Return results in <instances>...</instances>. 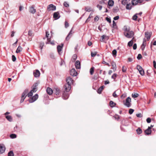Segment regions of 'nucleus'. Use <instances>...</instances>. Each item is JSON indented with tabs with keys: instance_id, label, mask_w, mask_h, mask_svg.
<instances>
[{
	"instance_id": "nucleus-24",
	"label": "nucleus",
	"mask_w": 156,
	"mask_h": 156,
	"mask_svg": "<svg viewBox=\"0 0 156 156\" xmlns=\"http://www.w3.org/2000/svg\"><path fill=\"white\" fill-rule=\"evenodd\" d=\"M105 87L104 86H102L100 87L98 90V93L99 94H100L101 93L103 89L105 88Z\"/></svg>"
},
{
	"instance_id": "nucleus-60",
	"label": "nucleus",
	"mask_w": 156,
	"mask_h": 156,
	"mask_svg": "<svg viewBox=\"0 0 156 156\" xmlns=\"http://www.w3.org/2000/svg\"><path fill=\"white\" fill-rule=\"evenodd\" d=\"M136 116L138 117L141 118L142 117V115L141 113L137 114H136Z\"/></svg>"
},
{
	"instance_id": "nucleus-36",
	"label": "nucleus",
	"mask_w": 156,
	"mask_h": 156,
	"mask_svg": "<svg viewBox=\"0 0 156 156\" xmlns=\"http://www.w3.org/2000/svg\"><path fill=\"white\" fill-rule=\"evenodd\" d=\"M139 95L138 94L136 93H133L132 95V97H133V98H136L138 97Z\"/></svg>"
},
{
	"instance_id": "nucleus-62",
	"label": "nucleus",
	"mask_w": 156,
	"mask_h": 156,
	"mask_svg": "<svg viewBox=\"0 0 156 156\" xmlns=\"http://www.w3.org/2000/svg\"><path fill=\"white\" fill-rule=\"evenodd\" d=\"M137 48V45L136 44H134L133 46V48L134 50H136Z\"/></svg>"
},
{
	"instance_id": "nucleus-19",
	"label": "nucleus",
	"mask_w": 156,
	"mask_h": 156,
	"mask_svg": "<svg viewBox=\"0 0 156 156\" xmlns=\"http://www.w3.org/2000/svg\"><path fill=\"white\" fill-rule=\"evenodd\" d=\"M37 85H38V83H35L34 85H33L34 87L33 88V89L31 90V91L33 93H35L37 91Z\"/></svg>"
},
{
	"instance_id": "nucleus-10",
	"label": "nucleus",
	"mask_w": 156,
	"mask_h": 156,
	"mask_svg": "<svg viewBox=\"0 0 156 156\" xmlns=\"http://www.w3.org/2000/svg\"><path fill=\"white\" fill-rule=\"evenodd\" d=\"M70 74L73 76H76L77 73L74 69H72L70 70Z\"/></svg>"
},
{
	"instance_id": "nucleus-2",
	"label": "nucleus",
	"mask_w": 156,
	"mask_h": 156,
	"mask_svg": "<svg viewBox=\"0 0 156 156\" xmlns=\"http://www.w3.org/2000/svg\"><path fill=\"white\" fill-rule=\"evenodd\" d=\"M124 35L128 38L132 37L134 35V32L132 31L128 32V33L125 32L124 33Z\"/></svg>"
},
{
	"instance_id": "nucleus-59",
	"label": "nucleus",
	"mask_w": 156,
	"mask_h": 156,
	"mask_svg": "<svg viewBox=\"0 0 156 156\" xmlns=\"http://www.w3.org/2000/svg\"><path fill=\"white\" fill-rule=\"evenodd\" d=\"M147 122L148 123H150L151 121V119L150 118H148L146 120Z\"/></svg>"
},
{
	"instance_id": "nucleus-58",
	"label": "nucleus",
	"mask_w": 156,
	"mask_h": 156,
	"mask_svg": "<svg viewBox=\"0 0 156 156\" xmlns=\"http://www.w3.org/2000/svg\"><path fill=\"white\" fill-rule=\"evenodd\" d=\"M126 68L124 67V66H123L122 68V71L123 72H125L126 71Z\"/></svg>"
},
{
	"instance_id": "nucleus-22",
	"label": "nucleus",
	"mask_w": 156,
	"mask_h": 156,
	"mask_svg": "<svg viewBox=\"0 0 156 156\" xmlns=\"http://www.w3.org/2000/svg\"><path fill=\"white\" fill-rule=\"evenodd\" d=\"M130 28L127 26H125L123 28V30L125 31L129 32L130 31Z\"/></svg>"
},
{
	"instance_id": "nucleus-48",
	"label": "nucleus",
	"mask_w": 156,
	"mask_h": 156,
	"mask_svg": "<svg viewBox=\"0 0 156 156\" xmlns=\"http://www.w3.org/2000/svg\"><path fill=\"white\" fill-rule=\"evenodd\" d=\"M97 53V52H96V51L94 52H91V56L92 57H94L96 55Z\"/></svg>"
},
{
	"instance_id": "nucleus-14",
	"label": "nucleus",
	"mask_w": 156,
	"mask_h": 156,
	"mask_svg": "<svg viewBox=\"0 0 156 156\" xmlns=\"http://www.w3.org/2000/svg\"><path fill=\"white\" fill-rule=\"evenodd\" d=\"M111 65L112 66V69H113L114 72H115L116 69V66L115 62L112 61L111 62Z\"/></svg>"
},
{
	"instance_id": "nucleus-5",
	"label": "nucleus",
	"mask_w": 156,
	"mask_h": 156,
	"mask_svg": "<svg viewBox=\"0 0 156 156\" xmlns=\"http://www.w3.org/2000/svg\"><path fill=\"white\" fill-rule=\"evenodd\" d=\"M143 0H132V4L133 5H136L138 3H141L143 2Z\"/></svg>"
},
{
	"instance_id": "nucleus-63",
	"label": "nucleus",
	"mask_w": 156,
	"mask_h": 156,
	"mask_svg": "<svg viewBox=\"0 0 156 156\" xmlns=\"http://www.w3.org/2000/svg\"><path fill=\"white\" fill-rule=\"evenodd\" d=\"M119 18V16H116L115 17H114L113 19L114 20H118Z\"/></svg>"
},
{
	"instance_id": "nucleus-33",
	"label": "nucleus",
	"mask_w": 156,
	"mask_h": 156,
	"mask_svg": "<svg viewBox=\"0 0 156 156\" xmlns=\"http://www.w3.org/2000/svg\"><path fill=\"white\" fill-rule=\"evenodd\" d=\"M57 49L59 53H60V52L62 51V47L60 45H58L57 47Z\"/></svg>"
},
{
	"instance_id": "nucleus-44",
	"label": "nucleus",
	"mask_w": 156,
	"mask_h": 156,
	"mask_svg": "<svg viewBox=\"0 0 156 156\" xmlns=\"http://www.w3.org/2000/svg\"><path fill=\"white\" fill-rule=\"evenodd\" d=\"M85 10L87 12H90L91 11V9L90 7H86L85 8Z\"/></svg>"
},
{
	"instance_id": "nucleus-27",
	"label": "nucleus",
	"mask_w": 156,
	"mask_h": 156,
	"mask_svg": "<svg viewBox=\"0 0 156 156\" xmlns=\"http://www.w3.org/2000/svg\"><path fill=\"white\" fill-rule=\"evenodd\" d=\"M60 92V90L58 88H56L55 89V93L56 95H59Z\"/></svg>"
},
{
	"instance_id": "nucleus-47",
	"label": "nucleus",
	"mask_w": 156,
	"mask_h": 156,
	"mask_svg": "<svg viewBox=\"0 0 156 156\" xmlns=\"http://www.w3.org/2000/svg\"><path fill=\"white\" fill-rule=\"evenodd\" d=\"M137 14H136L133 16V17H132V19L133 20H136L137 18Z\"/></svg>"
},
{
	"instance_id": "nucleus-64",
	"label": "nucleus",
	"mask_w": 156,
	"mask_h": 156,
	"mask_svg": "<svg viewBox=\"0 0 156 156\" xmlns=\"http://www.w3.org/2000/svg\"><path fill=\"white\" fill-rule=\"evenodd\" d=\"M153 65L154 68L156 69V62L154 60L153 62Z\"/></svg>"
},
{
	"instance_id": "nucleus-42",
	"label": "nucleus",
	"mask_w": 156,
	"mask_h": 156,
	"mask_svg": "<svg viewBox=\"0 0 156 156\" xmlns=\"http://www.w3.org/2000/svg\"><path fill=\"white\" fill-rule=\"evenodd\" d=\"M133 43V41L132 40H131L128 42V45L129 47L132 46Z\"/></svg>"
},
{
	"instance_id": "nucleus-40",
	"label": "nucleus",
	"mask_w": 156,
	"mask_h": 156,
	"mask_svg": "<svg viewBox=\"0 0 156 156\" xmlns=\"http://www.w3.org/2000/svg\"><path fill=\"white\" fill-rule=\"evenodd\" d=\"M117 75L116 73H114L113 74V75L111 76V78L114 80L115 81V80L117 77Z\"/></svg>"
},
{
	"instance_id": "nucleus-9",
	"label": "nucleus",
	"mask_w": 156,
	"mask_h": 156,
	"mask_svg": "<svg viewBox=\"0 0 156 156\" xmlns=\"http://www.w3.org/2000/svg\"><path fill=\"white\" fill-rule=\"evenodd\" d=\"M47 9L49 11L55 10L56 9V7L53 4H50L48 6Z\"/></svg>"
},
{
	"instance_id": "nucleus-37",
	"label": "nucleus",
	"mask_w": 156,
	"mask_h": 156,
	"mask_svg": "<svg viewBox=\"0 0 156 156\" xmlns=\"http://www.w3.org/2000/svg\"><path fill=\"white\" fill-rule=\"evenodd\" d=\"M94 67H92L90 69V72L91 75H92L94 73Z\"/></svg>"
},
{
	"instance_id": "nucleus-30",
	"label": "nucleus",
	"mask_w": 156,
	"mask_h": 156,
	"mask_svg": "<svg viewBox=\"0 0 156 156\" xmlns=\"http://www.w3.org/2000/svg\"><path fill=\"white\" fill-rule=\"evenodd\" d=\"M22 49L21 47L20 46H19L16 51V53H19L20 52L22 51Z\"/></svg>"
},
{
	"instance_id": "nucleus-13",
	"label": "nucleus",
	"mask_w": 156,
	"mask_h": 156,
	"mask_svg": "<svg viewBox=\"0 0 156 156\" xmlns=\"http://www.w3.org/2000/svg\"><path fill=\"white\" fill-rule=\"evenodd\" d=\"M69 96L68 93L64 92L62 94V97L64 99H66L68 98Z\"/></svg>"
},
{
	"instance_id": "nucleus-35",
	"label": "nucleus",
	"mask_w": 156,
	"mask_h": 156,
	"mask_svg": "<svg viewBox=\"0 0 156 156\" xmlns=\"http://www.w3.org/2000/svg\"><path fill=\"white\" fill-rule=\"evenodd\" d=\"M136 131L138 134H140L142 132V129L140 128H138L137 129H136Z\"/></svg>"
},
{
	"instance_id": "nucleus-31",
	"label": "nucleus",
	"mask_w": 156,
	"mask_h": 156,
	"mask_svg": "<svg viewBox=\"0 0 156 156\" xmlns=\"http://www.w3.org/2000/svg\"><path fill=\"white\" fill-rule=\"evenodd\" d=\"M77 58V56L76 54H75L72 56V61L74 62L75 61Z\"/></svg>"
},
{
	"instance_id": "nucleus-53",
	"label": "nucleus",
	"mask_w": 156,
	"mask_h": 156,
	"mask_svg": "<svg viewBox=\"0 0 156 156\" xmlns=\"http://www.w3.org/2000/svg\"><path fill=\"white\" fill-rule=\"evenodd\" d=\"M137 58L138 59H141L142 58V55L140 54H139L138 55Z\"/></svg>"
},
{
	"instance_id": "nucleus-46",
	"label": "nucleus",
	"mask_w": 156,
	"mask_h": 156,
	"mask_svg": "<svg viewBox=\"0 0 156 156\" xmlns=\"http://www.w3.org/2000/svg\"><path fill=\"white\" fill-rule=\"evenodd\" d=\"M8 156H14V154L12 151H10L9 152Z\"/></svg>"
},
{
	"instance_id": "nucleus-52",
	"label": "nucleus",
	"mask_w": 156,
	"mask_h": 156,
	"mask_svg": "<svg viewBox=\"0 0 156 156\" xmlns=\"http://www.w3.org/2000/svg\"><path fill=\"white\" fill-rule=\"evenodd\" d=\"M63 4H64V6L66 7H67L69 6V5L68 3H67V2H64Z\"/></svg>"
},
{
	"instance_id": "nucleus-50",
	"label": "nucleus",
	"mask_w": 156,
	"mask_h": 156,
	"mask_svg": "<svg viewBox=\"0 0 156 156\" xmlns=\"http://www.w3.org/2000/svg\"><path fill=\"white\" fill-rule=\"evenodd\" d=\"M146 44H142L141 46V49L143 51L146 46Z\"/></svg>"
},
{
	"instance_id": "nucleus-25",
	"label": "nucleus",
	"mask_w": 156,
	"mask_h": 156,
	"mask_svg": "<svg viewBox=\"0 0 156 156\" xmlns=\"http://www.w3.org/2000/svg\"><path fill=\"white\" fill-rule=\"evenodd\" d=\"M114 4V2L112 0H109L108 3V5L109 6H112Z\"/></svg>"
},
{
	"instance_id": "nucleus-6",
	"label": "nucleus",
	"mask_w": 156,
	"mask_h": 156,
	"mask_svg": "<svg viewBox=\"0 0 156 156\" xmlns=\"http://www.w3.org/2000/svg\"><path fill=\"white\" fill-rule=\"evenodd\" d=\"M152 34L151 32H146L145 33V37L147 38V40L148 41L150 39Z\"/></svg>"
},
{
	"instance_id": "nucleus-17",
	"label": "nucleus",
	"mask_w": 156,
	"mask_h": 156,
	"mask_svg": "<svg viewBox=\"0 0 156 156\" xmlns=\"http://www.w3.org/2000/svg\"><path fill=\"white\" fill-rule=\"evenodd\" d=\"M53 17L55 20H57L59 19L60 17L59 12H54L53 14Z\"/></svg>"
},
{
	"instance_id": "nucleus-18",
	"label": "nucleus",
	"mask_w": 156,
	"mask_h": 156,
	"mask_svg": "<svg viewBox=\"0 0 156 156\" xmlns=\"http://www.w3.org/2000/svg\"><path fill=\"white\" fill-rule=\"evenodd\" d=\"M75 66L76 69H80V64L79 61L77 60L76 62Z\"/></svg>"
},
{
	"instance_id": "nucleus-20",
	"label": "nucleus",
	"mask_w": 156,
	"mask_h": 156,
	"mask_svg": "<svg viewBox=\"0 0 156 156\" xmlns=\"http://www.w3.org/2000/svg\"><path fill=\"white\" fill-rule=\"evenodd\" d=\"M29 10L30 12L32 14L36 12V9L33 6L30 7Z\"/></svg>"
},
{
	"instance_id": "nucleus-15",
	"label": "nucleus",
	"mask_w": 156,
	"mask_h": 156,
	"mask_svg": "<svg viewBox=\"0 0 156 156\" xmlns=\"http://www.w3.org/2000/svg\"><path fill=\"white\" fill-rule=\"evenodd\" d=\"M150 127H148V128L145 130L144 132L146 135H148L151 134V131Z\"/></svg>"
},
{
	"instance_id": "nucleus-23",
	"label": "nucleus",
	"mask_w": 156,
	"mask_h": 156,
	"mask_svg": "<svg viewBox=\"0 0 156 156\" xmlns=\"http://www.w3.org/2000/svg\"><path fill=\"white\" fill-rule=\"evenodd\" d=\"M28 92V90H24V92L23 93L22 95V99L24 98L25 99L26 97V95L27 94Z\"/></svg>"
},
{
	"instance_id": "nucleus-16",
	"label": "nucleus",
	"mask_w": 156,
	"mask_h": 156,
	"mask_svg": "<svg viewBox=\"0 0 156 156\" xmlns=\"http://www.w3.org/2000/svg\"><path fill=\"white\" fill-rule=\"evenodd\" d=\"M72 29L69 32L68 34V35L66 37V41H68V40H69L70 38L72 37L73 33H72Z\"/></svg>"
},
{
	"instance_id": "nucleus-49",
	"label": "nucleus",
	"mask_w": 156,
	"mask_h": 156,
	"mask_svg": "<svg viewBox=\"0 0 156 156\" xmlns=\"http://www.w3.org/2000/svg\"><path fill=\"white\" fill-rule=\"evenodd\" d=\"M113 55L114 56H115L116 55L117 51L116 50H114L112 51Z\"/></svg>"
},
{
	"instance_id": "nucleus-34",
	"label": "nucleus",
	"mask_w": 156,
	"mask_h": 156,
	"mask_svg": "<svg viewBox=\"0 0 156 156\" xmlns=\"http://www.w3.org/2000/svg\"><path fill=\"white\" fill-rule=\"evenodd\" d=\"M132 8V5L130 4H127L126 7V9H131Z\"/></svg>"
},
{
	"instance_id": "nucleus-7",
	"label": "nucleus",
	"mask_w": 156,
	"mask_h": 156,
	"mask_svg": "<svg viewBox=\"0 0 156 156\" xmlns=\"http://www.w3.org/2000/svg\"><path fill=\"white\" fill-rule=\"evenodd\" d=\"M5 145L3 144H0V153L2 154L5 150Z\"/></svg>"
},
{
	"instance_id": "nucleus-32",
	"label": "nucleus",
	"mask_w": 156,
	"mask_h": 156,
	"mask_svg": "<svg viewBox=\"0 0 156 156\" xmlns=\"http://www.w3.org/2000/svg\"><path fill=\"white\" fill-rule=\"evenodd\" d=\"M47 41L46 43V44H51L52 45H54V43L53 42H51L50 39L49 38H47Z\"/></svg>"
},
{
	"instance_id": "nucleus-54",
	"label": "nucleus",
	"mask_w": 156,
	"mask_h": 156,
	"mask_svg": "<svg viewBox=\"0 0 156 156\" xmlns=\"http://www.w3.org/2000/svg\"><path fill=\"white\" fill-rule=\"evenodd\" d=\"M97 7L99 9V10H101L102 8V6L101 5H99L98 4L97 6Z\"/></svg>"
},
{
	"instance_id": "nucleus-11",
	"label": "nucleus",
	"mask_w": 156,
	"mask_h": 156,
	"mask_svg": "<svg viewBox=\"0 0 156 156\" xmlns=\"http://www.w3.org/2000/svg\"><path fill=\"white\" fill-rule=\"evenodd\" d=\"M73 80L70 77H69L67 78V84H70V85H71V84L73 83Z\"/></svg>"
},
{
	"instance_id": "nucleus-56",
	"label": "nucleus",
	"mask_w": 156,
	"mask_h": 156,
	"mask_svg": "<svg viewBox=\"0 0 156 156\" xmlns=\"http://www.w3.org/2000/svg\"><path fill=\"white\" fill-rule=\"evenodd\" d=\"M112 95H113V97L115 98H116L118 97L117 95L116 94L115 91V92H114V93H113V94H112Z\"/></svg>"
},
{
	"instance_id": "nucleus-3",
	"label": "nucleus",
	"mask_w": 156,
	"mask_h": 156,
	"mask_svg": "<svg viewBox=\"0 0 156 156\" xmlns=\"http://www.w3.org/2000/svg\"><path fill=\"white\" fill-rule=\"evenodd\" d=\"M38 95L37 94H36L34 96L32 97L29 100L30 103H32L36 101L38 98Z\"/></svg>"
},
{
	"instance_id": "nucleus-55",
	"label": "nucleus",
	"mask_w": 156,
	"mask_h": 156,
	"mask_svg": "<svg viewBox=\"0 0 156 156\" xmlns=\"http://www.w3.org/2000/svg\"><path fill=\"white\" fill-rule=\"evenodd\" d=\"M12 60L13 62H15L16 60V57L14 55H12Z\"/></svg>"
},
{
	"instance_id": "nucleus-38",
	"label": "nucleus",
	"mask_w": 156,
	"mask_h": 156,
	"mask_svg": "<svg viewBox=\"0 0 156 156\" xmlns=\"http://www.w3.org/2000/svg\"><path fill=\"white\" fill-rule=\"evenodd\" d=\"M44 45V43L43 42H41L40 43V48L41 50H42L43 47Z\"/></svg>"
},
{
	"instance_id": "nucleus-41",
	"label": "nucleus",
	"mask_w": 156,
	"mask_h": 156,
	"mask_svg": "<svg viewBox=\"0 0 156 156\" xmlns=\"http://www.w3.org/2000/svg\"><path fill=\"white\" fill-rule=\"evenodd\" d=\"M10 137L12 139L15 138L16 137V135L15 134H12L10 135Z\"/></svg>"
},
{
	"instance_id": "nucleus-26",
	"label": "nucleus",
	"mask_w": 156,
	"mask_h": 156,
	"mask_svg": "<svg viewBox=\"0 0 156 156\" xmlns=\"http://www.w3.org/2000/svg\"><path fill=\"white\" fill-rule=\"evenodd\" d=\"M109 104L110 106L112 107H115L116 105V104L115 103H114L112 101H110L109 103Z\"/></svg>"
},
{
	"instance_id": "nucleus-12",
	"label": "nucleus",
	"mask_w": 156,
	"mask_h": 156,
	"mask_svg": "<svg viewBox=\"0 0 156 156\" xmlns=\"http://www.w3.org/2000/svg\"><path fill=\"white\" fill-rule=\"evenodd\" d=\"M40 72L37 69H36L34 71V75L35 77H39L40 76Z\"/></svg>"
},
{
	"instance_id": "nucleus-1",
	"label": "nucleus",
	"mask_w": 156,
	"mask_h": 156,
	"mask_svg": "<svg viewBox=\"0 0 156 156\" xmlns=\"http://www.w3.org/2000/svg\"><path fill=\"white\" fill-rule=\"evenodd\" d=\"M123 103L124 105L127 107H129L131 106V99L129 97L127 98L125 101H123Z\"/></svg>"
},
{
	"instance_id": "nucleus-28",
	"label": "nucleus",
	"mask_w": 156,
	"mask_h": 156,
	"mask_svg": "<svg viewBox=\"0 0 156 156\" xmlns=\"http://www.w3.org/2000/svg\"><path fill=\"white\" fill-rule=\"evenodd\" d=\"M9 121L12 122V117L10 115H7L5 117Z\"/></svg>"
},
{
	"instance_id": "nucleus-4",
	"label": "nucleus",
	"mask_w": 156,
	"mask_h": 156,
	"mask_svg": "<svg viewBox=\"0 0 156 156\" xmlns=\"http://www.w3.org/2000/svg\"><path fill=\"white\" fill-rule=\"evenodd\" d=\"M136 68L140 75L143 76L144 75V72L142 67L140 66L137 65Z\"/></svg>"
},
{
	"instance_id": "nucleus-57",
	"label": "nucleus",
	"mask_w": 156,
	"mask_h": 156,
	"mask_svg": "<svg viewBox=\"0 0 156 156\" xmlns=\"http://www.w3.org/2000/svg\"><path fill=\"white\" fill-rule=\"evenodd\" d=\"M102 64H105L106 65L108 66H110V65L107 62H105V61H103L102 62Z\"/></svg>"
},
{
	"instance_id": "nucleus-8",
	"label": "nucleus",
	"mask_w": 156,
	"mask_h": 156,
	"mask_svg": "<svg viewBox=\"0 0 156 156\" xmlns=\"http://www.w3.org/2000/svg\"><path fill=\"white\" fill-rule=\"evenodd\" d=\"M71 85L70 84H66L65 85L64 88L65 89L66 92L69 91L70 90L71 88Z\"/></svg>"
},
{
	"instance_id": "nucleus-43",
	"label": "nucleus",
	"mask_w": 156,
	"mask_h": 156,
	"mask_svg": "<svg viewBox=\"0 0 156 156\" xmlns=\"http://www.w3.org/2000/svg\"><path fill=\"white\" fill-rule=\"evenodd\" d=\"M33 93L31 90L30 92L28 93L27 96L28 97H30L32 96Z\"/></svg>"
},
{
	"instance_id": "nucleus-51",
	"label": "nucleus",
	"mask_w": 156,
	"mask_h": 156,
	"mask_svg": "<svg viewBox=\"0 0 156 156\" xmlns=\"http://www.w3.org/2000/svg\"><path fill=\"white\" fill-rule=\"evenodd\" d=\"M134 110L133 109H130L129 110V112L130 114H132Z\"/></svg>"
},
{
	"instance_id": "nucleus-61",
	"label": "nucleus",
	"mask_w": 156,
	"mask_h": 156,
	"mask_svg": "<svg viewBox=\"0 0 156 156\" xmlns=\"http://www.w3.org/2000/svg\"><path fill=\"white\" fill-rule=\"evenodd\" d=\"M126 94H123L121 96V98L122 99H123L126 97Z\"/></svg>"
},
{
	"instance_id": "nucleus-29",
	"label": "nucleus",
	"mask_w": 156,
	"mask_h": 156,
	"mask_svg": "<svg viewBox=\"0 0 156 156\" xmlns=\"http://www.w3.org/2000/svg\"><path fill=\"white\" fill-rule=\"evenodd\" d=\"M101 41H104V39H106V40H108V36H106V35H103L102 37H101Z\"/></svg>"
},
{
	"instance_id": "nucleus-45",
	"label": "nucleus",
	"mask_w": 156,
	"mask_h": 156,
	"mask_svg": "<svg viewBox=\"0 0 156 156\" xmlns=\"http://www.w3.org/2000/svg\"><path fill=\"white\" fill-rule=\"evenodd\" d=\"M127 3V0H122V4L123 5H125Z\"/></svg>"
},
{
	"instance_id": "nucleus-39",
	"label": "nucleus",
	"mask_w": 156,
	"mask_h": 156,
	"mask_svg": "<svg viewBox=\"0 0 156 156\" xmlns=\"http://www.w3.org/2000/svg\"><path fill=\"white\" fill-rule=\"evenodd\" d=\"M112 27L115 29H116L117 27L116 23L114 20L113 21Z\"/></svg>"
},
{
	"instance_id": "nucleus-21",
	"label": "nucleus",
	"mask_w": 156,
	"mask_h": 156,
	"mask_svg": "<svg viewBox=\"0 0 156 156\" xmlns=\"http://www.w3.org/2000/svg\"><path fill=\"white\" fill-rule=\"evenodd\" d=\"M47 92L49 95H51L53 93V91L49 87H48L47 89Z\"/></svg>"
}]
</instances>
